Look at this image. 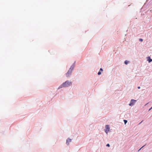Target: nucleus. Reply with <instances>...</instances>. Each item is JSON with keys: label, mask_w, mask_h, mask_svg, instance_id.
<instances>
[{"label": "nucleus", "mask_w": 152, "mask_h": 152, "mask_svg": "<svg viewBox=\"0 0 152 152\" xmlns=\"http://www.w3.org/2000/svg\"><path fill=\"white\" fill-rule=\"evenodd\" d=\"M72 84V82L69 80H67L64 82L63 83L58 87V89L64 88L66 87L71 86Z\"/></svg>", "instance_id": "1"}, {"label": "nucleus", "mask_w": 152, "mask_h": 152, "mask_svg": "<svg viewBox=\"0 0 152 152\" xmlns=\"http://www.w3.org/2000/svg\"><path fill=\"white\" fill-rule=\"evenodd\" d=\"M72 71L71 69H69L67 72L65 74L66 76L67 77H70L72 75Z\"/></svg>", "instance_id": "2"}, {"label": "nucleus", "mask_w": 152, "mask_h": 152, "mask_svg": "<svg viewBox=\"0 0 152 152\" xmlns=\"http://www.w3.org/2000/svg\"><path fill=\"white\" fill-rule=\"evenodd\" d=\"M137 102L136 100H135L133 99H132L130 102L129 104V105L131 106H132L134 105L136 102Z\"/></svg>", "instance_id": "3"}, {"label": "nucleus", "mask_w": 152, "mask_h": 152, "mask_svg": "<svg viewBox=\"0 0 152 152\" xmlns=\"http://www.w3.org/2000/svg\"><path fill=\"white\" fill-rule=\"evenodd\" d=\"M105 128L106 129V130L105 129V132L106 134H107L108 132L110 130V127L109 125H106L105 126Z\"/></svg>", "instance_id": "4"}, {"label": "nucleus", "mask_w": 152, "mask_h": 152, "mask_svg": "<svg viewBox=\"0 0 152 152\" xmlns=\"http://www.w3.org/2000/svg\"><path fill=\"white\" fill-rule=\"evenodd\" d=\"M71 141L72 139L69 138H68L66 140V144L67 145H68L69 144V143L71 142Z\"/></svg>", "instance_id": "5"}, {"label": "nucleus", "mask_w": 152, "mask_h": 152, "mask_svg": "<svg viewBox=\"0 0 152 152\" xmlns=\"http://www.w3.org/2000/svg\"><path fill=\"white\" fill-rule=\"evenodd\" d=\"M76 63V61H75L72 64V65L70 67L69 69H71L72 70H73L75 67V64Z\"/></svg>", "instance_id": "6"}, {"label": "nucleus", "mask_w": 152, "mask_h": 152, "mask_svg": "<svg viewBox=\"0 0 152 152\" xmlns=\"http://www.w3.org/2000/svg\"><path fill=\"white\" fill-rule=\"evenodd\" d=\"M147 61H148L149 63H150L152 61V59L151 58L150 56H148L147 57Z\"/></svg>", "instance_id": "7"}, {"label": "nucleus", "mask_w": 152, "mask_h": 152, "mask_svg": "<svg viewBox=\"0 0 152 152\" xmlns=\"http://www.w3.org/2000/svg\"><path fill=\"white\" fill-rule=\"evenodd\" d=\"M129 62V61H127V60H125L124 61V63L126 64L127 65L128 64V63Z\"/></svg>", "instance_id": "8"}, {"label": "nucleus", "mask_w": 152, "mask_h": 152, "mask_svg": "<svg viewBox=\"0 0 152 152\" xmlns=\"http://www.w3.org/2000/svg\"><path fill=\"white\" fill-rule=\"evenodd\" d=\"M124 121L125 124H126L127 122V121L126 120H124Z\"/></svg>", "instance_id": "9"}, {"label": "nucleus", "mask_w": 152, "mask_h": 152, "mask_svg": "<svg viewBox=\"0 0 152 152\" xmlns=\"http://www.w3.org/2000/svg\"><path fill=\"white\" fill-rule=\"evenodd\" d=\"M101 72L100 71H99L98 73V75H101Z\"/></svg>", "instance_id": "10"}, {"label": "nucleus", "mask_w": 152, "mask_h": 152, "mask_svg": "<svg viewBox=\"0 0 152 152\" xmlns=\"http://www.w3.org/2000/svg\"><path fill=\"white\" fill-rule=\"evenodd\" d=\"M143 40V39L141 38L139 39V41L141 42H142Z\"/></svg>", "instance_id": "11"}, {"label": "nucleus", "mask_w": 152, "mask_h": 152, "mask_svg": "<svg viewBox=\"0 0 152 152\" xmlns=\"http://www.w3.org/2000/svg\"><path fill=\"white\" fill-rule=\"evenodd\" d=\"M106 146L107 147H110V145L108 143L106 145Z\"/></svg>", "instance_id": "12"}, {"label": "nucleus", "mask_w": 152, "mask_h": 152, "mask_svg": "<svg viewBox=\"0 0 152 152\" xmlns=\"http://www.w3.org/2000/svg\"><path fill=\"white\" fill-rule=\"evenodd\" d=\"M103 71V69L102 68H101L100 69V70L99 71H100L101 72L102 71Z\"/></svg>", "instance_id": "13"}, {"label": "nucleus", "mask_w": 152, "mask_h": 152, "mask_svg": "<svg viewBox=\"0 0 152 152\" xmlns=\"http://www.w3.org/2000/svg\"><path fill=\"white\" fill-rule=\"evenodd\" d=\"M152 109V107H151L150 108V109H149L148 111H150V110H151Z\"/></svg>", "instance_id": "14"}, {"label": "nucleus", "mask_w": 152, "mask_h": 152, "mask_svg": "<svg viewBox=\"0 0 152 152\" xmlns=\"http://www.w3.org/2000/svg\"><path fill=\"white\" fill-rule=\"evenodd\" d=\"M143 121H142L140 122L139 124V125H140V124L142 123V122Z\"/></svg>", "instance_id": "15"}, {"label": "nucleus", "mask_w": 152, "mask_h": 152, "mask_svg": "<svg viewBox=\"0 0 152 152\" xmlns=\"http://www.w3.org/2000/svg\"><path fill=\"white\" fill-rule=\"evenodd\" d=\"M137 88L138 89H140V86H138V87H137Z\"/></svg>", "instance_id": "16"}, {"label": "nucleus", "mask_w": 152, "mask_h": 152, "mask_svg": "<svg viewBox=\"0 0 152 152\" xmlns=\"http://www.w3.org/2000/svg\"><path fill=\"white\" fill-rule=\"evenodd\" d=\"M145 146V145H143V146H142V147H141L140 148H141V149L142 148H143Z\"/></svg>", "instance_id": "17"}, {"label": "nucleus", "mask_w": 152, "mask_h": 152, "mask_svg": "<svg viewBox=\"0 0 152 152\" xmlns=\"http://www.w3.org/2000/svg\"><path fill=\"white\" fill-rule=\"evenodd\" d=\"M145 146V145H143V146H142V147H141L140 148H141V149L142 148H143Z\"/></svg>", "instance_id": "18"}, {"label": "nucleus", "mask_w": 152, "mask_h": 152, "mask_svg": "<svg viewBox=\"0 0 152 152\" xmlns=\"http://www.w3.org/2000/svg\"><path fill=\"white\" fill-rule=\"evenodd\" d=\"M141 148H140V149H139V150H138V151H139L141 150Z\"/></svg>", "instance_id": "19"}, {"label": "nucleus", "mask_w": 152, "mask_h": 152, "mask_svg": "<svg viewBox=\"0 0 152 152\" xmlns=\"http://www.w3.org/2000/svg\"><path fill=\"white\" fill-rule=\"evenodd\" d=\"M148 103H147L146 104H145V105H147V104H148Z\"/></svg>", "instance_id": "20"}]
</instances>
